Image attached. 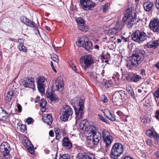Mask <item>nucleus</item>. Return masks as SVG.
Masks as SVG:
<instances>
[{
	"label": "nucleus",
	"instance_id": "24",
	"mask_svg": "<svg viewBox=\"0 0 159 159\" xmlns=\"http://www.w3.org/2000/svg\"><path fill=\"white\" fill-rule=\"evenodd\" d=\"M8 117V115L6 112L0 107V120L5 121Z\"/></svg>",
	"mask_w": 159,
	"mask_h": 159
},
{
	"label": "nucleus",
	"instance_id": "44",
	"mask_svg": "<svg viewBox=\"0 0 159 159\" xmlns=\"http://www.w3.org/2000/svg\"><path fill=\"white\" fill-rule=\"evenodd\" d=\"M153 95L155 98H159V87L154 92Z\"/></svg>",
	"mask_w": 159,
	"mask_h": 159
},
{
	"label": "nucleus",
	"instance_id": "31",
	"mask_svg": "<svg viewBox=\"0 0 159 159\" xmlns=\"http://www.w3.org/2000/svg\"><path fill=\"white\" fill-rule=\"evenodd\" d=\"M104 113L105 116L111 121H114L116 120V118L115 116L112 114L110 111H109L108 112V115H107L106 113Z\"/></svg>",
	"mask_w": 159,
	"mask_h": 159
},
{
	"label": "nucleus",
	"instance_id": "14",
	"mask_svg": "<svg viewBox=\"0 0 159 159\" xmlns=\"http://www.w3.org/2000/svg\"><path fill=\"white\" fill-rule=\"evenodd\" d=\"M125 96V92L124 91L122 90L116 91L113 96V101L115 102H119L123 98H124Z\"/></svg>",
	"mask_w": 159,
	"mask_h": 159
},
{
	"label": "nucleus",
	"instance_id": "13",
	"mask_svg": "<svg viewBox=\"0 0 159 159\" xmlns=\"http://www.w3.org/2000/svg\"><path fill=\"white\" fill-rule=\"evenodd\" d=\"M95 3L91 0H80V5L82 8L84 10H88L89 9H92Z\"/></svg>",
	"mask_w": 159,
	"mask_h": 159
},
{
	"label": "nucleus",
	"instance_id": "35",
	"mask_svg": "<svg viewBox=\"0 0 159 159\" xmlns=\"http://www.w3.org/2000/svg\"><path fill=\"white\" fill-rule=\"evenodd\" d=\"M18 48L19 50L20 51L26 52L27 51V49L24 46L23 44H18Z\"/></svg>",
	"mask_w": 159,
	"mask_h": 159
},
{
	"label": "nucleus",
	"instance_id": "15",
	"mask_svg": "<svg viewBox=\"0 0 159 159\" xmlns=\"http://www.w3.org/2000/svg\"><path fill=\"white\" fill-rule=\"evenodd\" d=\"M34 80V78L32 77L25 78L23 82V86L26 88L34 89L35 88Z\"/></svg>",
	"mask_w": 159,
	"mask_h": 159
},
{
	"label": "nucleus",
	"instance_id": "19",
	"mask_svg": "<svg viewBox=\"0 0 159 159\" xmlns=\"http://www.w3.org/2000/svg\"><path fill=\"white\" fill-rule=\"evenodd\" d=\"M76 21L78 25V27L79 30H82V29L85 30L89 29L88 26L84 25V21L82 18L80 17L77 18L76 19Z\"/></svg>",
	"mask_w": 159,
	"mask_h": 159
},
{
	"label": "nucleus",
	"instance_id": "7",
	"mask_svg": "<svg viewBox=\"0 0 159 159\" xmlns=\"http://www.w3.org/2000/svg\"><path fill=\"white\" fill-rule=\"evenodd\" d=\"M11 148L9 144L7 142H2L0 146L1 154L6 159H9L11 157L10 151Z\"/></svg>",
	"mask_w": 159,
	"mask_h": 159
},
{
	"label": "nucleus",
	"instance_id": "34",
	"mask_svg": "<svg viewBox=\"0 0 159 159\" xmlns=\"http://www.w3.org/2000/svg\"><path fill=\"white\" fill-rule=\"evenodd\" d=\"M131 37L133 40L138 42H139V36L137 32L133 33L131 35Z\"/></svg>",
	"mask_w": 159,
	"mask_h": 159
},
{
	"label": "nucleus",
	"instance_id": "2",
	"mask_svg": "<svg viewBox=\"0 0 159 159\" xmlns=\"http://www.w3.org/2000/svg\"><path fill=\"white\" fill-rule=\"evenodd\" d=\"M88 128L91 133L86 136L87 140H89L90 143L94 145H97L101 138V134L99 132H96L97 127L93 125H90Z\"/></svg>",
	"mask_w": 159,
	"mask_h": 159
},
{
	"label": "nucleus",
	"instance_id": "63",
	"mask_svg": "<svg viewBox=\"0 0 159 159\" xmlns=\"http://www.w3.org/2000/svg\"><path fill=\"white\" fill-rule=\"evenodd\" d=\"M49 135L51 137H53L54 135V133L52 130H50L49 132Z\"/></svg>",
	"mask_w": 159,
	"mask_h": 159
},
{
	"label": "nucleus",
	"instance_id": "36",
	"mask_svg": "<svg viewBox=\"0 0 159 159\" xmlns=\"http://www.w3.org/2000/svg\"><path fill=\"white\" fill-rule=\"evenodd\" d=\"M69 64L73 70L76 73H79V71L76 69V66L72 61H70L69 62Z\"/></svg>",
	"mask_w": 159,
	"mask_h": 159
},
{
	"label": "nucleus",
	"instance_id": "48",
	"mask_svg": "<svg viewBox=\"0 0 159 159\" xmlns=\"http://www.w3.org/2000/svg\"><path fill=\"white\" fill-rule=\"evenodd\" d=\"M26 121L28 125H30L34 122V120L31 117H29L27 119Z\"/></svg>",
	"mask_w": 159,
	"mask_h": 159
},
{
	"label": "nucleus",
	"instance_id": "57",
	"mask_svg": "<svg viewBox=\"0 0 159 159\" xmlns=\"http://www.w3.org/2000/svg\"><path fill=\"white\" fill-rule=\"evenodd\" d=\"M155 116L157 119L159 120V110L156 111Z\"/></svg>",
	"mask_w": 159,
	"mask_h": 159
},
{
	"label": "nucleus",
	"instance_id": "23",
	"mask_svg": "<svg viewBox=\"0 0 159 159\" xmlns=\"http://www.w3.org/2000/svg\"><path fill=\"white\" fill-rule=\"evenodd\" d=\"M62 145L65 148L67 149L70 148L72 146V143L68 138H64L62 140Z\"/></svg>",
	"mask_w": 159,
	"mask_h": 159
},
{
	"label": "nucleus",
	"instance_id": "33",
	"mask_svg": "<svg viewBox=\"0 0 159 159\" xmlns=\"http://www.w3.org/2000/svg\"><path fill=\"white\" fill-rule=\"evenodd\" d=\"M17 125V128H19L20 131L22 132H24L26 130V127L25 125L22 124L20 123H18Z\"/></svg>",
	"mask_w": 159,
	"mask_h": 159
},
{
	"label": "nucleus",
	"instance_id": "46",
	"mask_svg": "<svg viewBox=\"0 0 159 159\" xmlns=\"http://www.w3.org/2000/svg\"><path fill=\"white\" fill-rule=\"evenodd\" d=\"M53 61L57 62L59 61L58 57L56 54H53L51 57Z\"/></svg>",
	"mask_w": 159,
	"mask_h": 159
},
{
	"label": "nucleus",
	"instance_id": "50",
	"mask_svg": "<svg viewBox=\"0 0 159 159\" xmlns=\"http://www.w3.org/2000/svg\"><path fill=\"white\" fill-rule=\"evenodd\" d=\"M141 118V122L143 123L145 125H146L148 124L147 118H146L144 117H143L142 118Z\"/></svg>",
	"mask_w": 159,
	"mask_h": 159
},
{
	"label": "nucleus",
	"instance_id": "55",
	"mask_svg": "<svg viewBox=\"0 0 159 159\" xmlns=\"http://www.w3.org/2000/svg\"><path fill=\"white\" fill-rule=\"evenodd\" d=\"M102 101L104 103H106L107 102L108 99L104 95H103V99H102Z\"/></svg>",
	"mask_w": 159,
	"mask_h": 159
},
{
	"label": "nucleus",
	"instance_id": "58",
	"mask_svg": "<svg viewBox=\"0 0 159 159\" xmlns=\"http://www.w3.org/2000/svg\"><path fill=\"white\" fill-rule=\"evenodd\" d=\"M51 66L52 67V70H53V71L55 72V73H56L57 72V70H56L55 69L54 66H53V63L52 61L51 62Z\"/></svg>",
	"mask_w": 159,
	"mask_h": 159
},
{
	"label": "nucleus",
	"instance_id": "52",
	"mask_svg": "<svg viewBox=\"0 0 159 159\" xmlns=\"http://www.w3.org/2000/svg\"><path fill=\"white\" fill-rule=\"evenodd\" d=\"M144 54L143 53L140 51V61H142L144 58Z\"/></svg>",
	"mask_w": 159,
	"mask_h": 159
},
{
	"label": "nucleus",
	"instance_id": "10",
	"mask_svg": "<svg viewBox=\"0 0 159 159\" xmlns=\"http://www.w3.org/2000/svg\"><path fill=\"white\" fill-rule=\"evenodd\" d=\"M102 131V137L103 143H105L106 147H108L113 140V137L108 131L103 129Z\"/></svg>",
	"mask_w": 159,
	"mask_h": 159
},
{
	"label": "nucleus",
	"instance_id": "37",
	"mask_svg": "<svg viewBox=\"0 0 159 159\" xmlns=\"http://www.w3.org/2000/svg\"><path fill=\"white\" fill-rule=\"evenodd\" d=\"M147 36L145 33H140V43L144 41L147 38Z\"/></svg>",
	"mask_w": 159,
	"mask_h": 159
},
{
	"label": "nucleus",
	"instance_id": "45",
	"mask_svg": "<svg viewBox=\"0 0 159 159\" xmlns=\"http://www.w3.org/2000/svg\"><path fill=\"white\" fill-rule=\"evenodd\" d=\"M110 4L109 3H107L105 4L103 7V12L106 11L108 9L110 6Z\"/></svg>",
	"mask_w": 159,
	"mask_h": 159
},
{
	"label": "nucleus",
	"instance_id": "18",
	"mask_svg": "<svg viewBox=\"0 0 159 159\" xmlns=\"http://www.w3.org/2000/svg\"><path fill=\"white\" fill-rule=\"evenodd\" d=\"M149 26L151 30H159V19L152 18L150 20Z\"/></svg>",
	"mask_w": 159,
	"mask_h": 159
},
{
	"label": "nucleus",
	"instance_id": "61",
	"mask_svg": "<svg viewBox=\"0 0 159 159\" xmlns=\"http://www.w3.org/2000/svg\"><path fill=\"white\" fill-rule=\"evenodd\" d=\"M155 5L156 7L159 9V0H156Z\"/></svg>",
	"mask_w": 159,
	"mask_h": 159
},
{
	"label": "nucleus",
	"instance_id": "51",
	"mask_svg": "<svg viewBox=\"0 0 159 159\" xmlns=\"http://www.w3.org/2000/svg\"><path fill=\"white\" fill-rule=\"evenodd\" d=\"M153 138L157 141V143H159V135L155 133Z\"/></svg>",
	"mask_w": 159,
	"mask_h": 159
},
{
	"label": "nucleus",
	"instance_id": "59",
	"mask_svg": "<svg viewBox=\"0 0 159 159\" xmlns=\"http://www.w3.org/2000/svg\"><path fill=\"white\" fill-rule=\"evenodd\" d=\"M18 42L19 43V44H24V40L22 39H18Z\"/></svg>",
	"mask_w": 159,
	"mask_h": 159
},
{
	"label": "nucleus",
	"instance_id": "62",
	"mask_svg": "<svg viewBox=\"0 0 159 159\" xmlns=\"http://www.w3.org/2000/svg\"><path fill=\"white\" fill-rule=\"evenodd\" d=\"M116 26L113 28V29H114L115 30H119V24L118 23H116Z\"/></svg>",
	"mask_w": 159,
	"mask_h": 159
},
{
	"label": "nucleus",
	"instance_id": "9",
	"mask_svg": "<svg viewBox=\"0 0 159 159\" xmlns=\"http://www.w3.org/2000/svg\"><path fill=\"white\" fill-rule=\"evenodd\" d=\"M139 59V53L138 52L133 54L132 57L130 58L127 61L126 66L130 69L132 66L136 67L138 66Z\"/></svg>",
	"mask_w": 159,
	"mask_h": 159
},
{
	"label": "nucleus",
	"instance_id": "56",
	"mask_svg": "<svg viewBox=\"0 0 159 159\" xmlns=\"http://www.w3.org/2000/svg\"><path fill=\"white\" fill-rule=\"evenodd\" d=\"M140 74L142 75L143 77L145 75V70L144 69H142L141 70Z\"/></svg>",
	"mask_w": 159,
	"mask_h": 159
},
{
	"label": "nucleus",
	"instance_id": "6",
	"mask_svg": "<svg viewBox=\"0 0 159 159\" xmlns=\"http://www.w3.org/2000/svg\"><path fill=\"white\" fill-rule=\"evenodd\" d=\"M73 112V110L70 106L67 105H63L62 111L60 113L61 120L64 122L66 121L69 118H71Z\"/></svg>",
	"mask_w": 159,
	"mask_h": 159
},
{
	"label": "nucleus",
	"instance_id": "53",
	"mask_svg": "<svg viewBox=\"0 0 159 159\" xmlns=\"http://www.w3.org/2000/svg\"><path fill=\"white\" fill-rule=\"evenodd\" d=\"M127 20H129V16H126L125 15V16L122 19L123 21L125 22Z\"/></svg>",
	"mask_w": 159,
	"mask_h": 159
},
{
	"label": "nucleus",
	"instance_id": "20",
	"mask_svg": "<svg viewBox=\"0 0 159 159\" xmlns=\"http://www.w3.org/2000/svg\"><path fill=\"white\" fill-rule=\"evenodd\" d=\"M126 78L127 80L134 82L138 81L139 80V75L136 73L130 74Z\"/></svg>",
	"mask_w": 159,
	"mask_h": 159
},
{
	"label": "nucleus",
	"instance_id": "3",
	"mask_svg": "<svg viewBox=\"0 0 159 159\" xmlns=\"http://www.w3.org/2000/svg\"><path fill=\"white\" fill-rule=\"evenodd\" d=\"M124 150L123 145L119 143H115L112 146L110 153L111 159H118L123 154Z\"/></svg>",
	"mask_w": 159,
	"mask_h": 159
},
{
	"label": "nucleus",
	"instance_id": "29",
	"mask_svg": "<svg viewBox=\"0 0 159 159\" xmlns=\"http://www.w3.org/2000/svg\"><path fill=\"white\" fill-rule=\"evenodd\" d=\"M24 145L27 147V149L28 151L31 154H33L34 153V150L33 148V147L32 145L30 144V143H27V141L25 140V141Z\"/></svg>",
	"mask_w": 159,
	"mask_h": 159
},
{
	"label": "nucleus",
	"instance_id": "27",
	"mask_svg": "<svg viewBox=\"0 0 159 159\" xmlns=\"http://www.w3.org/2000/svg\"><path fill=\"white\" fill-rule=\"evenodd\" d=\"M153 3L151 2H145L143 4L144 9L146 11H150L152 9Z\"/></svg>",
	"mask_w": 159,
	"mask_h": 159
},
{
	"label": "nucleus",
	"instance_id": "8",
	"mask_svg": "<svg viewBox=\"0 0 159 159\" xmlns=\"http://www.w3.org/2000/svg\"><path fill=\"white\" fill-rule=\"evenodd\" d=\"M105 71L102 70L101 73L100 75L101 77H100V75L97 74L96 72H92L90 74V76L91 80L97 85H100L101 83H102V80H104V78L102 77L104 76Z\"/></svg>",
	"mask_w": 159,
	"mask_h": 159
},
{
	"label": "nucleus",
	"instance_id": "22",
	"mask_svg": "<svg viewBox=\"0 0 159 159\" xmlns=\"http://www.w3.org/2000/svg\"><path fill=\"white\" fill-rule=\"evenodd\" d=\"M159 46V40L151 41L146 44V46L148 48L153 49H156Z\"/></svg>",
	"mask_w": 159,
	"mask_h": 159
},
{
	"label": "nucleus",
	"instance_id": "39",
	"mask_svg": "<svg viewBox=\"0 0 159 159\" xmlns=\"http://www.w3.org/2000/svg\"><path fill=\"white\" fill-rule=\"evenodd\" d=\"M156 132L154 133L153 131L152 130H148L146 132V134L149 137L152 138L155 136Z\"/></svg>",
	"mask_w": 159,
	"mask_h": 159
},
{
	"label": "nucleus",
	"instance_id": "16",
	"mask_svg": "<svg viewBox=\"0 0 159 159\" xmlns=\"http://www.w3.org/2000/svg\"><path fill=\"white\" fill-rule=\"evenodd\" d=\"M79 45L80 47H83L87 50L89 51L92 49V44L90 41H84L82 39H80L78 41Z\"/></svg>",
	"mask_w": 159,
	"mask_h": 159
},
{
	"label": "nucleus",
	"instance_id": "38",
	"mask_svg": "<svg viewBox=\"0 0 159 159\" xmlns=\"http://www.w3.org/2000/svg\"><path fill=\"white\" fill-rule=\"evenodd\" d=\"M55 131L57 139L59 140L61 138V134H60V129L58 128H55Z\"/></svg>",
	"mask_w": 159,
	"mask_h": 159
},
{
	"label": "nucleus",
	"instance_id": "60",
	"mask_svg": "<svg viewBox=\"0 0 159 159\" xmlns=\"http://www.w3.org/2000/svg\"><path fill=\"white\" fill-rule=\"evenodd\" d=\"M121 40L122 42H126L127 41L126 39L123 36L121 37Z\"/></svg>",
	"mask_w": 159,
	"mask_h": 159
},
{
	"label": "nucleus",
	"instance_id": "17",
	"mask_svg": "<svg viewBox=\"0 0 159 159\" xmlns=\"http://www.w3.org/2000/svg\"><path fill=\"white\" fill-rule=\"evenodd\" d=\"M119 79L116 76H113L110 80L107 81L105 83V86L107 88H109L113 86L115 84L118 85L119 83Z\"/></svg>",
	"mask_w": 159,
	"mask_h": 159
},
{
	"label": "nucleus",
	"instance_id": "64",
	"mask_svg": "<svg viewBox=\"0 0 159 159\" xmlns=\"http://www.w3.org/2000/svg\"><path fill=\"white\" fill-rule=\"evenodd\" d=\"M141 154L142 157H144L146 156V154L144 152H141Z\"/></svg>",
	"mask_w": 159,
	"mask_h": 159
},
{
	"label": "nucleus",
	"instance_id": "30",
	"mask_svg": "<svg viewBox=\"0 0 159 159\" xmlns=\"http://www.w3.org/2000/svg\"><path fill=\"white\" fill-rule=\"evenodd\" d=\"M78 159H94L93 157L87 155L85 154L79 153L78 155Z\"/></svg>",
	"mask_w": 159,
	"mask_h": 159
},
{
	"label": "nucleus",
	"instance_id": "40",
	"mask_svg": "<svg viewBox=\"0 0 159 159\" xmlns=\"http://www.w3.org/2000/svg\"><path fill=\"white\" fill-rule=\"evenodd\" d=\"M128 87L129 88V89L127 87V91L128 93L131 96V97H132L134 99H135V97L134 95V93L133 92L132 89L129 86H128Z\"/></svg>",
	"mask_w": 159,
	"mask_h": 159
},
{
	"label": "nucleus",
	"instance_id": "42",
	"mask_svg": "<svg viewBox=\"0 0 159 159\" xmlns=\"http://www.w3.org/2000/svg\"><path fill=\"white\" fill-rule=\"evenodd\" d=\"M46 103L47 102L44 99H42L40 102L39 105L41 107L44 108L46 105Z\"/></svg>",
	"mask_w": 159,
	"mask_h": 159
},
{
	"label": "nucleus",
	"instance_id": "26",
	"mask_svg": "<svg viewBox=\"0 0 159 159\" xmlns=\"http://www.w3.org/2000/svg\"><path fill=\"white\" fill-rule=\"evenodd\" d=\"M89 122L86 120H83L80 122V123L79 125V127L80 129L84 131L87 129H88V125Z\"/></svg>",
	"mask_w": 159,
	"mask_h": 159
},
{
	"label": "nucleus",
	"instance_id": "5",
	"mask_svg": "<svg viewBox=\"0 0 159 159\" xmlns=\"http://www.w3.org/2000/svg\"><path fill=\"white\" fill-rule=\"evenodd\" d=\"M80 62L82 68L86 70L90 67L94 62V60L91 55H86L81 57Z\"/></svg>",
	"mask_w": 159,
	"mask_h": 159
},
{
	"label": "nucleus",
	"instance_id": "4",
	"mask_svg": "<svg viewBox=\"0 0 159 159\" xmlns=\"http://www.w3.org/2000/svg\"><path fill=\"white\" fill-rule=\"evenodd\" d=\"M133 5L131 2H129L126 8L125 14L126 16L129 17V21H128V26L129 28L131 27L133 24H135L134 19L136 15L133 9Z\"/></svg>",
	"mask_w": 159,
	"mask_h": 159
},
{
	"label": "nucleus",
	"instance_id": "49",
	"mask_svg": "<svg viewBox=\"0 0 159 159\" xmlns=\"http://www.w3.org/2000/svg\"><path fill=\"white\" fill-rule=\"evenodd\" d=\"M17 111L18 113H20L22 111V107L20 104L17 103Z\"/></svg>",
	"mask_w": 159,
	"mask_h": 159
},
{
	"label": "nucleus",
	"instance_id": "41",
	"mask_svg": "<svg viewBox=\"0 0 159 159\" xmlns=\"http://www.w3.org/2000/svg\"><path fill=\"white\" fill-rule=\"evenodd\" d=\"M99 119L102 122L107 124H109V121L104 118L101 115L99 114L98 115Z\"/></svg>",
	"mask_w": 159,
	"mask_h": 159
},
{
	"label": "nucleus",
	"instance_id": "21",
	"mask_svg": "<svg viewBox=\"0 0 159 159\" xmlns=\"http://www.w3.org/2000/svg\"><path fill=\"white\" fill-rule=\"evenodd\" d=\"M21 20L23 23L30 27L32 28L35 27V23L24 16H22L21 17Z\"/></svg>",
	"mask_w": 159,
	"mask_h": 159
},
{
	"label": "nucleus",
	"instance_id": "11",
	"mask_svg": "<svg viewBox=\"0 0 159 159\" xmlns=\"http://www.w3.org/2000/svg\"><path fill=\"white\" fill-rule=\"evenodd\" d=\"M46 79L43 76L37 77L36 81L38 89L42 94L44 93L45 86V82Z\"/></svg>",
	"mask_w": 159,
	"mask_h": 159
},
{
	"label": "nucleus",
	"instance_id": "28",
	"mask_svg": "<svg viewBox=\"0 0 159 159\" xmlns=\"http://www.w3.org/2000/svg\"><path fill=\"white\" fill-rule=\"evenodd\" d=\"M46 94L47 97L49 98L51 100L55 101L58 100V98L54 96L52 90L47 91Z\"/></svg>",
	"mask_w": 159,
	"mask_h": 159
},
{
	"label": "nucleus",
	"instance_id": "12",
	"mask_svg": "<svg viewBox=\"0 0 159 159\" xmlns=\"http://www.w3.org/2000/svg\"><path fill=\"white\" fill-rule=\"evenodd\" d=\"M64 85L63 78L61 77H59L55 81V84L52 85V89L55 91L61 92L63 89Z\"/></svg>",
	"mask_w": 159,
	"mask_h": 159
},
{
	"label": "nucleus",
	"instance_id": "47",
	"mask_svg": "<svg viewBox=\"0 0 159 159\" xmlns=\"http://www.w3.org/2000/svg\"><path fill=\"white\" fill-rule=\"evenodd\" d=\"M16 41V39H11V38H9L8 40H7V42L8 43H9L11 44V46H10V48L11 47V45H12L13 44V42H15Z\"/></svg>",
	"mask_w": 159,
	"mask_h": 159
},
{
	"label": "nucleus",
	"instance_id": "1",
	"mask_svg": "<svg viewBox=\"0 0 159 159\" xmlns=\"http://www.w3.org/2000/svg\"><path fill=\"white\" fill-rule=\"evenodd\" d=\"M71 103L74 105L76 114V122L77 123L83 117L84 101L80 98L77 97L72 99Z\"/></svg>",
	"mask_w": 159,
	"mask_h": 159
},
{
	"label": "nucleus",
	"instance_id": "25",
	"mask_svg": "<svg viewBox=\"0 0 159 159\" xmlns=\"http://www.w3.org/2000/svg\"><path fill=\"white\" fill-rule=\"evenodd\" d=\"M43 120L48 125H50L52 121V115L48 114H46V116L43 117Z\"/></svg>",
	"mask_w": 159,
	"mask_h": 159
},
{
	"label": "nucleus",
	"instance_id": "43",
	"mask_svg": "<svg viewBox=\"0 0 159 159\" xmlns=\"http://www.w3.org/2000/svg\"><path fill=\"white\" fill-rule=\"evenodd\" d=\"M59 159H70V156L67 154H62L60 155Z\"/></svg>",
	"mask_w": 159,
	"mask_h": 159
},
{
	"label": "nucleus",
	"instance_id": "54",
	"mask_svg": "<svg viewBox=\"0 0 159 159\" xmlns=\"http://www.w3.org/2000/svg\"><path fill=\"white\" fill-rule=\"evenodd\" d=\"M146 142L147 144L149 146H151L152 145V141L150 139H147L146 140Z\"/></svg>",
	"mask_w": 159,
	"mask_h": 159
},
{
	"label": "nucleus",
	"instance_id": "32",
	"mask_svg": "<svg viewBox=\"0 0 159 159\" xmlns=\"http://www.w3.org/2000/svg\"><path fill=\"white\" fill-rule=\"evenodd\" d=\"M13 96V93L12 91H10L8 92L7 94V97L6 98V102H9L11 100Z\"/></svg>",
	"mask_w": 159,
	"mask_h": 159
}]
</instances>
